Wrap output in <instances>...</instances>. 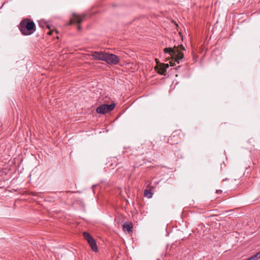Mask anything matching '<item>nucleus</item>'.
<instances>
[{
    "instance_id": "10",
    "label": "nucleus",
    "mask_w": 260,
    "mask_h": 260,
    "mask_svg": "<svg viewBox=\"0 0 260 260\" xmlns=\"http://www.w3.org/2000/svg\"><path fill=\"white\" fill-rule=\"evenodd\" d=\"M166 72V69H165L162 66H161L157 70V72L161 75H164Z\"/></svg>"
},
{
    "instance_id": "9",
    "label": "nucleus",
    "mask_w": 260,
    "mask_h": 260,
    "mask_svg": "<svg viewBox=\"0 0 260 260\" xmlns=\"http://www.w3.org/2000/svg\"><path fill=\"white\" fill-rule=\"evenodd\" d=\"M83 236L84 238H85V239H86V240L87 242H88L89 240H90V239L93 238V237L91 236V235L86 232H84L83 233Z\"/></svg>"
},
{
    "instance_id": "1",
    "label": "nucleus",
    "mask_w": 260,
    "mask_h": 260,
    "mask_svg": "<svg viewBox=\"0 0 260 260\" xmlns=\"http://www.w3.org/2000/svg\"><path fill=\"white\" fill-rule=\"evenodd\" d=\"M19 28L23 35L27 36L33 34L36 27L34 21L26 19L21 21Z\"/></svg>"
},
{
    "instance_id": "2",
    "label": "nucleus",
    "mask_w": 260,
    "mask_h": 260,
    "mask_svg": "<svg viewBox=\"0 0 260 260\" xmlns=\"http://www.w3.org/2000/svg\"><path fill=\"white\" fill-rule=\"evenodd\" d=\"M164 51L165 53H169L171 56L172 59L169 61L171 66H175L176 62L179 63L180 60L184 57L183 53L180 51L177 48H166Z\"/></svg>"
},
{
    "instance_id": "3",
    "label": "nucleus",
    "mask_w": 260,
    "mask_h": 260,
    "mask_svg": "<svg viewBox=\"0 0 260 260\" xmlns=\"http://www.w3.org/2000/svg\"><path fill=\"white\" fill-rule=\"evenodd\" d=\"M119 57L112 53H106L105 61L109 64H117L119 62Z\"/></svg>"
},
{
    "instance_id": "14",
    "label": "nucleus",
    "mask_w": 260,
    "mask_h": 260,
    "mask_svg": "<svg viewBox=\"0 0 260 260\" xmlns=\"http://www.w3.org/2000/svg\"><path fill=\"white\" fill-rule=\"evenodd\" d=\"M162 67H164L165 69H167L169 68V64H163V66H162Z\"/></svg>"
},
{
    "instance_id": "7",
    "label": "nucleus",
    "mask_w": 260,
    "mask_h": 260,
    "mask_svg": "<svg viewBox=\"0 0 260 260\" xmlns=\"http://www.w3.org/2000/svg\"><path fill=\"white\" fill-rule=\"evenodd\" d=\"M122 227H123V230L125 232H127L128 233H130L132 231L133 226H132V224L129 223L127 222H124L122 225Z\"/></svg>"
},
{
    "instance_id": "5",
    "label": "nucleus",
    "mask_w": 260,
    "mask_h": 260,
    "mask_svg": "<svg viewBox=\"0 0 260 260\" xmlns=\"http://www.w3.org/2000/svg\"><path fill=\"white\" fill-rule=\"evenodd\" d=\"M106 52L101 51H95L91 54V56L94 60L105 61Z\"/></svg>"
},
{
    "instance_id": "6",
    "label": "nucleus",
    "mask_w": 260,
    "mask_h": 260,
    "mask_svg": "<svg viewBox=\"0 0 260 260\" xmlns=\"http://www.w3.org/2000/svg\"><path fill=\"white\" fill-rule=\"evenodd\" d=\"M85 15H79L76 14H73V17L71 19V23L73 24L74 23H80L84 20Z\"/></svg>"
},
{
    "instance_id": "13",
    "label": "nucleus",
    "mask_w": 260,
    "mask_h": 260,
    "mask_svg": "<svg viewBox=\"0 0 260 260\" xmlns=\"http://www.w3.org/2000/svg\"><path fill=\"white\" fill-rule=\"evenodd\" d=\"M181 132L180 131H175L173 133V137H175L176 136L178 135H179L181 134Z\"/></svg>"
},
{
    "instance_id": "4",
    "label": "nucleus",
    "mask_w": 260,
    "mask_h": 260,
    "mask_svg": "<svg viewBox=\"0 0 260 260\" xmlns=\"http://www.w3.org/2000/svg\"><path fill=\"white\" fill-rule=\"evenodd\" d=\"M115 106V104L110 105L103 104L96 108V112L99 114H105L113 110Z\"/></svg>"
},
{
    "instance_id": "18",
    "label": "nucleus",
    "mask_w": 260,
    "mask_h": 260,
    "mask_svg": "<svg viewBox=\"0 0 260 260\" xmlns=\"http://www.w3.org/2000/svg\"><path fill=\"white\" fill-rule=\"evenodd\" d=\"M81 28L80 26L79 25L78 26V29H80Z\"/></svg>"
},
{
    "instance_id": "16",
    "label": "nucleus",
    "mask_w": 260,
    "mask_h": 260,
    "mask_svg": "<svg viewBox=\"0 0 260 260\" xmlns=\"http://www.w3.org/2000/svg\"><path fill=\"white\" fill-rule=\"evenodd\" d=\"M52 33V30H50L49 31V32H47V34L48 35H51Z\"/></svg>"
},
{
    "instance_id": "19",
    "label": "nucleus",
    "mask_w": 260,
    "mask_h": 260,
    "mask_svg": "<svg viewBox=\"0 0 260 260\" xmlns=\"http://www.w3.org/2000/svg\"><path fill=\"white\" fill-rule=\"evenodd\" d=\"M47 28L50 29V27H49V25H47Z\"/></svg>"
},
{
    "instance_id": "8",
    "label": "nucleus",
    "mask_w": 260,
    "mask_h": 260,
    "mask_svg": "<svg viewBox=\"0 0 260 260\" xmlns=\"http://www.w3.org/2000/svg\"><path fill=\"white\" fill-rule=\"evenodd\" d=\"M88 243L89 244V245H90L91 248L92 249V250L93 251H97L98 248H97L96 244V242L93 238L92 239H90V240H89L88 242Z\"/></svg>"
},
{
    "instance_id": "12",
    "label": "nucleus",
    "mask_w": 260,
    "mask_h": 260,
    "mask_svg": "<svg viewBox=\"0 0 260 260\" xmlns=\"http://www.w3.org/2000/svg\"><path fill=\"white\" fill-rule=\"evenodd\" d=\"M252 256L254 258V260H257V259L260 258V255L258 254V252L252 255Z\"/></svg>"
},
{
    "instance_id": "11",
    "label": "nucleus",
    "mask_w": 260,
    "mask_h": 260,
    "mask_svg": "<svg viewBox=\"0 0 260 260\" xmlns=\"http://www.w3.org/2000/svg\"><path fill=\"white\" fill-rule=\"evenodd\" d=\"M144 196L148 198H151L152 196V193L150 190H145Z\"/></svg>"
},
{
    "instance_id": "17",
    "label": "nucleus",
    "mask_w": 260,
    "mask_h": 260,
    "mask_svg": "<svg viewBox=\"0 0 260 260\" xmlns=\"http://www.w3.org/2000/svg\"><path fill=\"white\" fill-rule=\"evenodd\" d=\"M180 48H181V49H182V50H185L184 47L182 45H181V46H180Z\"/></svg>"
},
{
    "instance_id": "15",
    "label": "nucleus",
    "mask_w": 260,
    "mask_h": 260,
    "mask_svg": "<svg viewBox=\"0 0 260 260\" xmlns=\"http://www.w3.org/2000/svg\"><path fill=\"white\" fill-rule=\"evenodd\" d=\"M246 260H254V258L252 256H251V257H250L249 258H247V259Z\"/></svg>"
}]
</instances>
